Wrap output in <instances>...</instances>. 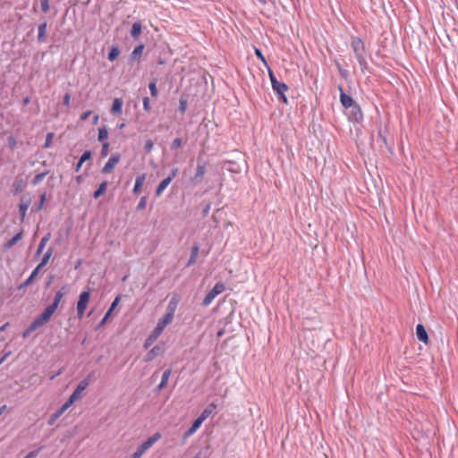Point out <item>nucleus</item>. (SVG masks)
I'll return each mask as SVG.
<instances>
[{
  "instance_id": "nucleus-39",
  "label": "nucleus",
  "mask_w": 458,
  "mask_h": 458,
  "mask_svg": "<svg viewBox=\"0 0 458 458\" xmlns=\"http://www.w3.org/2000/svg\"><path fill=\"white\" fill-rule=\"evenodd\" d=\"M171 374H172V369H168L165 370L163 375H162V378H161V382L160 383H163V384L167 386V383H168V380H169V377H170Z\"/></svg>"
},
{
  "instance_id": "nucleus-38",
  "label": "nucleus",
  "mask_w": 458,
  "mask_h": 458,
  "mask_svg": "<svg viewBox=\"0 0 458 458\" xmlns=\"http://www.w3.org/2000/svg\"><path fill=\"white\" fill-rule=\"evenodd\" d=\"M120 54V51L117 47H113L108 53V59L110 61H114Z\"/></svg>"
},
{
  "instance_id": "nucleus-55",
  "label": "nucleus",
  "mask_w": 458,
  "mask_h": 458,
  "mask_svg": "<svg viewBox=\"0 0 458 458\" xmlns=\"http://www.w3.org/2000/svg\"><path fill=\"white\" fill-rule=\"evenodd\" d=\"M90 114H91V111H86V112L82 113L81 115V121L87 120Z\"/></svg>"
},
{
  "instance_id": "nucleus-10",
  "label": "nucleus",
  "mask_w": 458,
  "mask_h": 458,
  "mask_svg": "<svg viewBox=\"0 0 458 458\" xmlns=\"http://www.w3.org/2000/svg\"><path fill=\"white\" fill-rule=\"evenodd\" d=\"M363 118L362 111L356 103L350 107V119L354 122H360Z\"/></svg>"
},
{
  "instance_id": "nucleus-32",
  "label": "nucleus",
  "mask_w": 458,
  "mask_h": 458,
  "mask_svg": "<svg viewBox=\"0 0 458 458\" xmlns=\"http://www.w3.org/2000/svg\"><path fill=\"white\" fill-rule=\"evenodd\" d=\"M164 331L162 327H160L158 325L154 328V330L151 332L148 340H156Z\"/></svg>"
},
{
  "instance_id": "nucleus-52",
  "label": "nucleus",
  "mask_w": 458,
  "mask_h": 458,
  "mask_svg": "<svg viewBox=\"0 0 458 458\" xmlns=\"http://www.w3.org/2000/svg\"><path fill=\"white\" fill-rule=\"evenodd\" d=\"M120 300H121L120 296L115 297V299L112 302L111 307L108 310H111V312H113V310L115 309V307L118 305Z\"/></svg>"
},
{
  "instance_id": "nucleus-16",
  "label": "nucleus",
  "mask_w": 458,
  "mask_h": 458,
  "mask_svg": "<svg viewBox=\"0 0 458 458\" xmlns=\"http://www.w3.org/2000/svg\"><path fill=\"white\" fill-rule=\"evenodd\" d=\"M206 173V165H205V163H200L199 162L198 165H197V168H196V173H195V175H194V180L197 182H199L204 174Z\"/></svg>"
},
{
  "instance_id": "nucleus-63",
  "label": "nucleus",
  "mask_w": 458,
  "mask_h": 458,
  "mask_svg": "<svg viewBox=\"0 0 458 458\" xmlns=\"http://www.w3.org/2000/svg\"><path fill=\"white\" fill-rule=\"evenodd\" d=\"M339 70H340V72H341L342 76H343L344 78H346V77H347L348 72H347L345 70H342L341 68H340Z\"/></svg>"
},
{
  "instance_id": "nucleus-44",
  "label": "nucleus",
  "mask_w": 458,
  "mask_h": 458,
  "mask_svg": "<svg viewBox=\"0 0 458 458\" xmlns=\"http://www.w3.org/2000/svg\"><path fill=\"white\" fill-rule=\"evenodd\" d=\"M182 139L181 138H176L173 140L172 144H171V148L172 149H177L179 148L181 146H182Z\"/></svg>"
},
{
  "instance_id": "nucleus-15",
  "label": "nucleus",
  "mask_w": 458,
  "mask_h": 458,
  "mask_svg": "<svg viewBox=\"0 0 458 458\" xmlns=\"http://www.w3.org/2000/svg\"><path fill=\"white\" fill-rule=\"evenodd\" d=\"M30 205V199H21V203L19 205V212L21 216V221L23 222L26 216L27 210Z\"/></svg>"
},
{
  "instance_id": "nucleus-48",
  "label": "nucleus",
  "mask_w": 458,
  "mask_h": 458,
  "mask_svg": "<svg viewBox=\"0 0 458 458\" xmlns=\"http://www.w3.org/2000/svg\"><path fill=\"white\" fill-rule=\"evenodd\" d=\"M268 75H269V79H270V81H271V85H276V83H278L279 81L276 80L273 71L268 68Z\"/></svg>"
},
{
  "instance_id": "nucleus-8",
  "label": "nucleus",
  "mask_w": 458,
  "mask_h": 458,
  "mask_svg": "<svg viewBox=\"0 0 458 458\" xmlns=\"http://www.w3.org/2000/svg\"><path fill=\"white\" fill-rule=\"evenodd\" d=\"M71 406L70 403L65 402L58 410H56L49 418L48 420V425L53 426L56 420L60 418Z\"/></svg>"
},
{
  "instance_id": "nucleus-20",
  "label": "nucleus",
  "mask_w": 458,
  "mask_h": 458,
  "mask_svg": "<svg viewBox=\"0 0 458 458\" xmlns=\"http://www.w3.org/2000/svg\"><path fill=\"white\" fill-rule=\"evenodd\" d=\"M123 102L122 98H114L112 105L111 113L114 114H121L123 109Z\"/></svg>"
},
{
  "instance_id": "nucleus-4",
  "label": "nucleus",
  "mask_w": 458,
  "mask_h": 458,
  "mask_svg": "<svg viewBox=\"0 0 458 458\" xmlns=\"http://www.w3.org/2000/svg\"><path fill=\"white\" fill-rule=\"evenodd\" d=\"M55 310H56V309L55 308V306H52L50 304L48 307H47L44 310V311L38 317H37L34 319V321L39 327H42L50 320L51 317L53 316V314L55 313Z\"/></svg>"
},
{
  "instance_id": "nucleus-53",
  "label": "nucleus",
  "mask_w": 458,
  "mask_h": 458,
  "mask_svg": "<svg viewBox=\"0 0 458 458\" xmlns=\"http://www.w3.org/2000/svg\"><path fill=\"white\" fill-rule=\"evenodd\" d=\"M178 168L174 167L172 169L171 174L166 177V179H170V182L177 175Z\"/></svg>"
},
{
  "instance_id": "nucleus-60",
  "label": "nucleus",
  "mask_w": 458,
  "mask_h": 458,
  "mask_svg": "<svg viewBox=\"0 0 458 458\" xmlns=\"http://www.w3.org/2000/svg\"><path fill=\"white\" fill-rule=\"evenodd\" d=\"M98 120H99V115L98 114L94 115L93 119H92V123L97 124L98 123Z\"/></svg>"
},
{
  "instance_id": "nucleus-33",
  "label": "nucleus",
  "mask_w": 458,
  "mask_h": 458,
  "mask_svg": "<svg viewBox=\"0 0 458 458\" xmlns=\"http://www.w3.org/2000/svg\"><path fill=\"white\" fill-rule=\"evenodd\" d=\"M158 350L159 348L155 346L154 348H152L146 355L145 357V360L146 361H150L152 360L157 354H158Z\"/></svg>"
},
{
  "instance_id": "nucleus-13",
  "label": "nucleus",
  "mask_w": 458,
  "mask_h": 458,
  "mask_svg": "<svg viewBox=\"0 0 458 458\" xmlns=\"http://www.w3.org/2000/svg\"><path fill=\"white\" fill-rule=\"evenodd\" d=\"M417 338L424 344L428 343V335L423 325L418 324L416 327Z\"/></svg>"
},
{
  "instance_id": "nucleus-50",
  "label": "nucleus",
  "mask_w": 458,
  "mask_h": 458,
  "mask_svg": "<svg viewBox=\"0 0 458 458\" xmlns=\"http://www.w3.org/2000/svg\"><path fill=\"white\" fill-rule=\"evenodd\" d=\"M143 108L147 112H149L150 109H151V107H150V101H149V98L148 97H145L143 98Z\"/></svg>"
},
{
  "instance_id": "nucleus-17",
  "label": "nucleus",
  "mask_w": 458,
  "mask_h": 458,
  "mask_svg": "<svg viewBox=\"0 0 458 458\" xmlns=\"http://www.w3.org/2000/svg\"><path fill=\"white\" fill-rule=\"evenodd\" d=\"M47 23L42 22L38 25V41L39 43H43L46 41V35H47Z\"/></svg>"
},
{
  "instance_id": "nucleus-62",
  "label": "nucleus",
  "mask_w": 458,
  "mask_h": 458,
  "mask_svg": "<svg viewBox=\"0 0 458 458\" xmlns=\"http://www.w3.org/2000/svg\"><path fill=\"white\" fill-rule=\"evenodd\" d=\"M53 279H54V276H51L49 280L46 284V287H49L50 286V284H52Z\"/></svg>"
},
{
  "instance_id": "nucleus-18",
  "label": "nucleus",
  "mask_w": 458,
  "mask_h": 458,
  "mask_svg": "<svg viewBox=\"0 0 458 458\" xmlns=\"http://www.w3.org/2000/svg\"><path fill=\"white\" fill-rule=\"evenodd\" d=\"M216 409V405L214 403L208 404L199 415V419L204 421L213 411Z\"/></svg>"
},
{
  "instance_id": "nucleus-54",
  "label": "nucleus",
  "mask_w": 458,
  "mask_h": 458,
  "mask_svg": "<svg viewBox=\"0 0 458 458\" xmlns=\"http://www.w3.org/2000/svg\"><path fill=\"white\" fill-rule=\"evenodd\" d=\"M53 139V133H48L46 138L45 147L48 148Z\"/></svg>"
},
{
  "instance_id": "nucleus-35",
  "label": "nucleus",
  "mask_w": 458,
  "mask_h": 458,
  "mask_svg": "<svg viewBox=\"0 0 458 458\" xmlns=\"http://www.w3.org/2000/svg\"><path fill=\"white\" fill-rule=\"evenodd\" d=\"M143 49H144L143 45H140V46L136 47L131 55V58L132 59L139 58L142 55Z\"/></svg>"
},
{
  "instance_id": "nucleus-34",
  "label": "nucleus",
  "mask_w": 458,
  "mask_h": 458,
  "mask_svg": "<svg viewBox=\"0 0 458 458\" xmlns=\"http://www.w3.org/2000/svg\"><path fill=\"white\" fill-rule=\"evenodd\" d=\"M108 138V131L106 126L98 129V140L104 141Z\"/></svg>"
},
{
  "instance_id": "nucleus-64",
  "label": "nucleus",
  "mask_w": 458,
  "mask_h": 458,
  "mask_svg": "<svg viewBox=\"0 0 458 458\" xmlns=\"http://www.w3.org/2000/svg\"><path fill=\"white\" fill-rule=\"evenodd\" d=\"M82 164H81V161L79 160V162L77 163L76 166H75V171L76 172H79L81 167Z\"/></svg>"
},
{
  "instance_id": "nucleus-51",
  "label": "nucleus",
  "mask_w": 458,
  "mask_h": 458,
  "mask_svg": "<svg viewBox=\"0 0 458 458\" xmlns=\"http://www.w3.org/2000/svg\"><path fill=\"white\" fill-rule=\"evenodd\" d=\"M108 147H109V143L108 142H105L102 146V149H101V155L103 157H106L107 156L108 154Z\"/></svg>"
},
{
  "instance_id": "nucleus-2",
  "label": "nucleus",
  "mask_w": 458,
  "mask_h": 458,
  "mask_svg": "<svg viewBox=\"0 0 458 458\" xmlns=\"http://www.w3.org/2000/svg\"><path fill=\"white\" fill-rule=\"evenodd\" d=\"M225 287L223 283H216L215 286L206 294L205 298L203 299L202 305L204 307L208 306L211 304L213 300L220 293H222L225 291Z\"/></svg>"
},
{
  "instance_id": "nucleus-43",
  "label": "nucleus",
  "mask_w": 458,
  "mask_h": 458,
  "mask_svg": "<svg viewBox=\"0 0 458 458\" xmlns=\"http://www.w3.org/2000/svg\"><path fill=\"white\" fill-rule=\"evenodd\" d=\"M41 10L43 13H47L49 11V0H41L40 1Z\"/></svg>"
},
{
  "instance_id": "nucleus-26",
  "label": "nucleus",
  "mask_w": 458,
  "mask_h": 458,
  "mask_svg": "<svg viewBox=\"0 0 458 458\" xmlns=\"http://www.w3.org/2000/svg\"><path fill=\"white\" fill-rule=\"evenodd\" d=\"M40 269L41 268H39L38 267H36V268L31 272L30 276L24 281V283L21 285L20 288L27 287L28 285H30L33 279L38 276Z\"/></svg>"
},
{
  "instance_id": "nucleus-27",
  "label": "nucleus",
  "mask_w": 458,
  "mask_h": 458,
  "mask_svg": "<svg viewBox=\"0 0 458 458\" xmlns=\"http://www.w3.org/2000/svg\"><path fill=\"white\" fill-rule=\"evenodd\" d=\"M174 317L165 314L162 318H160L157 322V325L163 329L165 328L167 325L172 323Z\"/></svg>"
},
{
  "instance_id": "nucleus-9",
  "label": "nucleus",
  "mask_w": 458,
  "mask_h": 458,
  "mask_svg": "<svg viewBox=\"0 0 458 458\" xmlns=\"http://www.w3.org/2000/svg\"><path fill=\"white\" fill-rule=\"evenodd\" d=\"M340 90V102L343 105V106L346 109L350 108L353 104L355 103L352 99V98L349 95H347L344 91L342 86L338 87Z\"/></svg>"
},
{
  "instance_id": "nucleus-56",
  "label": "nucleus",
  "mask_w": 458,
  "mask_h": 458,
  "mask_svg": "<svg viewBox=\"0 0 458 458\" xmlns=\"http://www.w3.org/2000/svg\"><path fill=\"white\" fill-rule=\"evenodd\" d=\"M111 313H112L111 310H107V312L106 313V315L104 316V318H102V320L100 322V326L104 325L106 322V320H107L108 317L111 315Z\"/></svg>"
},
{
  "instance_id": "nucleus-41",
  "label": "nucleus",
  "mask_w": 458,
  "mask_h": 458,
  "mask_svg": "<svg viewBox=\"0 0 458 458\" xmlns=\"http://www.w3.org/2000/svg\"><path fill=\"white\" fill-rule=\"evenodd\" d=\"M255 55H256V56H257L259 60H261V61H262V63H264V64H265L266 66H268L267 62V60H266L265 56L263 55V54H262V52H261V50H260V49H259V48H255Z\"/></svg>"
},
{
  "instance_id": "nucleus-25",
  "label": "nucleus",
  "mask_w": 458,
  "mask_h": 458,
  "mask_svg": "<svg viewBox=\"0 0 458 458\" xmlns=\"http://www.w3.org/2000/svg\"><path fill=\"white\" fill-rule=\"evenodd\" d=\"M52 254H53V248L50 247L46 251V253L44 254V256L42 258L41 262L37 267H38L39 268L44 267L48 263Z\"/></svg>"
},
{
  "instance_id": "nucleus-12",
  "label": "nucleus",
  "mask_w": 458,
  "mask_h": 458,
  "mask_svg": "<svg viewBox=\"0 0 458 458\" xmlns=\"http://www.w3.org/2000/svg\"><path fill=\"white\" fill-rule=\"evenodd\" d=\"M178 303H179V298L177 296H173L169 301V303L166 307V310H165V314L174 317V312L177 309Z\"/></svg>"
},
{
  "instance_id": "nucleus-3",
  "label": "nucleus",
  "mask_w": 458,
  "mask_h": 458,
  "mask_svg": "<svg viewBox=\"0 0 458 458\" xmlns=\"http://www.w3.org/2000/svg\"><path fill=\"white\" fill-rule=\"evenodd\" d=\"M89 297H90L89 291H83L81 293V294L79 296V301L77 302V307H76L77 317L79 318H81L83 317L86 308H87V305L89 301Z\"/></svg>"
},
{
  "instance_id": "nucleus-6",
  "label": "nucleus",
  "mask_w": 458,
  "mask_h": 458,
  "mask_svg": "<svg viewBox=\"0 0 458 458\" xmlns=\"http://www.w3.org/2000/svg\"><path fill=\"white\" fill-rule=\"evenodd\" d=\"M121 155L119 153L113 154L102 168L103 174H110L115 165L119 163Z\"/></svg>"
},
{
  "instance_id": "nucleus-24",
  "label": "nucleus",
  "mask_w": 458,
  "mask_h": 458,
  "mask_svg": "<svg viewBox=\"0 0 458 458\" xmlns=\"http://www.w3.org/2000/svg\"><path fill=\"white\" fill-rule=\"evenodd\" d=\"M170 182H171L170 179H166V178L164 179L163 181H161L156 189V195L157 197L161 196V194L166 189V187L170 184Z\"/></svg>"
},
{
  "instance_id": "nucleus-19",
  "label": "nucleus",
  "mask_w": 458,
  "mask_h": 458,
  "mask_svg": "<svg viewBox=\"0 0 458 458\" xmlns=\"http://www.w3.org/2000/svg\"><path fill=\"white\" fill-rule=\"evenodd\" d=\"M145 179H146V175L144 174L136 177L134 187L132 190L133 193L137 194L140 191L141 187L145 182Z\"/></svg>"
},
{
  "instance_id": "nucleus-14",
  "label": "nucleus",
  "mask_w": 458,
  "mask_h": 458,
  "mask_svg": "<svg viewBox=\"0 0 458 458\" xmlns=\"http://www.w3.org/2000/svg\"><path fill=\"white\" fill-rule=\"evenodd\" d=\"M202 423H203V421L199 418H197L193 421L191 428L184 433L183 438L186 439V438L190 437L191 436H192L200 428Z\"/></svg>"
},
{
  "instance_id": "nucleus-47",
  "label": "nucleus",
  "mask_w": 458,
  "mask_h": 458,
  "mask_svg": "<svg viewBox=\"0 0 458 458\" xmlns=\"http://www.w3.org/2000/svg\"><path fill=\"white\" fill-rule=\"evenodd\" d=\"M91 152L89 150L85 151L80 158L81 164H83L87 160L90 159Z\"/></svg>"
},
{
  "instance_id": "nucleus-58",
  "label": "nucleus",
  "mask_w": 458,
  "mask_h": 458,
  "mask_svg": "<svg viewBox=\"0 0 458 458\" xmlns=\"http://www.w3.org/2000/svg\"><path fill=\"white\" fill-rule=\"evenodd\" d=\"M210 210V204H207L202 211L203 216H207Z\"/></svg>"
},
{
  "instance_id": "nucleus-49",
  "label": "nucleus",
  "mask_w": 458,
  "mask_h": 458,
  "mask_svg": "<svg viewBox=\"0 0 458 458\" xmlns=\"http://www.w3.org/2000/svg\"><path fill=\"white\" fill-rule=\"evenodd\" d=\"M154 143L151 140H148L145 143L144 149L146 152H150L153 149Z\"/></svg>"
},
{
  "instance_id": "nucleus-29",
  "label": "nucleus",
  "mask_w": 458,
  "mask_h": 458,
  "mask_svg": "<svg viewBox=\"0 0 458 458\" xmlns=\"http://www.w3.org/2000/svg\"><path fill=\"white\" fill-rule=\"evenodd\" d=\"M65 293H66V292L64 290V288L59 290V291H57L55 295L54 301H53V303L51 305L55 306V308L57 309L61 300L65 295Z\"/></svg>"
},
{
  "instance_id": "nucleus-1",
  "label": "nucleus",
  "mask_w": 458,
  "mask_h": 458,
  "mask_svg": "<svg viewBox=\"0 0 458 458\" xmlns=\"http://www.w3.org/2000/svg\"><path fill=\"white\" fill-rule=\"evenodd\" d=\"M351 47L360 65L361 71H364L367 68L368 63L365 57L366 49L363 41L358 37H353L351 40Z\"/></svg>"
},
{
  "instance_id": "nucleus-59",
  "label": "nucleus",
  "mask_w": 458,
  "mask_h": 458,
  "mask_svg": "<svg viewBox=\"0 0 458 458\" xmlns=\"http://www.w3.org/2000/svg\"><path fill=\"white\" fill-rule=\"evenodd\" d=\"M11 354V352H8L4 354V356L0 359V365L7 359V357Z\"/></svg>"
},
{
  "instance_id": "nucleus-36",
  "label": "nucleus",
  "mask_w": 458,
  "mask_h": 458,
  "mask_svg": "<svg viewBox=\"0 0 458 458\" xmlns=\"http://www.w3.org/2000/svg\"><path fill=\"white\" fill-rule=\"evenodd\" d=\"M47 174V172H43V173H40V174H38L34 178H33V181H32V183L34 185H38L46 177V175Z\"/></svg>"
},
{
  "instance_id": "nucleus-28",
  "label": "nucleus",
  "mask_w": 458,
  "mask_h": 458,
  "mask_svg": "<svg viewBox=\"0 0 458 458\" xmlns=\"http://www.w3.org/2000/svg\"><path fill=\"white\" fill-rule=\"evenodd\" d=\"M107 182H103L99 184L98 188L94 191L93 198L98 199L106 191Z\"/></svg>"
},
{
  "instance_id": "nucleus-21",
  "label": "nucleus",
  "mask_w": 458,
  "mask_h": 458,
  "mask_svg": "<svg viewBox=\"0 0 458 458\" xmlns=\"http://www.w3.org/2000/svg\"><path fill=\"white\" fill-rule=\"evenodd\" d=\"M22 230L17 233L12 239L7 241L4 243V249H11L13 246H14L22 237Z\"/></svg>"
},
{
  "instance_id": "nucleus-7",
  "label": "nucleus",
  "mask_w": 458,
  "mask_h": 458,
  "mask_svg": "<svg viewBox=\"0 0 458 458\" xmlns=\"http://www.w3.org/2000/svg\"><path fill=\"white\" fill-rule=\"evenodd\" d=\"M272 89L279 96V98L286 104L287 98L285 97V92L288 90V86L285 83L279 81L276 85H273Z\"/></svg>"
},
{
  "instance_id": "nucleus-57",
  "label": "nucleus",
  "mask_w": 458,
  "mask_h": 458,
  "mask_svg": "<svg viewBox=\"0 0 458 458\" xmlns=\"http://www.w3.org/2000/svg\"><path fill=\"white\" fill-rule=\"evenodd\" d=\"M70 99H71L70 94H68V93L65 94L64 97V105L69 106Z\"/></svg>"
},
{
  "instance_id": "nucleus-5",
  "label": "nucleus",
  "mask_w": 458,
  "mask_h": 458,
  "mask_svg": "<svg viewBox=\"0 0 458 458\" xmlns=\"http://www.w3.org/2000/svg\"><path fill=\"white\" fill-rule=\"evenodd\" d=\"M88 379L81 380L66 402L72 405L74 402L81 397L82 392L88 387Z\"/></svg>"
},
{
  "instance_id": "nucleus-42",
  "label": "nucleus",
  "mask_w": 458,
  "mask_h": 458,
  "mask_svg": "<svg viewBox=\"0 0 458 458\" xmlns=\"http://www.w3.org/2000/svg\"><path fill=\"white\" fill-rule=\"evenodd\" d=\"M7 145L10 148L13 149L16 148L17 141L13 136H9L7 139Z\"/></svg>"
},
{
  "instance_id": "nucleus-11",
  "label": "nucleus",
  "mask_w": 458,
  "mask_h": 458,
  "mask_svg": "<svg viewBox=\"0 0 458 458\" xmlns=\"http://www.w3.org/2000/svg\"><path fill=\"white\" fill-rule=\"evenodd\" d=\"M161 433H155L140 445L141 449H144L147 452L156 442L161 438Z\"/></svg>"
},
{
  "instance_id": "nucleus-30",
  "label": "nucleus",
  "mask_w": 458,
  "mask_h": 458,
  "mask_svg": "<svg viewBox=\"0 0 458 458\" xmlns=\"http://www.w3.org/2000/svg\"><path fill=\"white\" fill-rule=\"evenodd\" d=\"M198 254H199V247L197 245H195L191 248V257H190V259L187 264L188 266H191L196 262Z\"/></svg>"
},
{
  "instance_id": "nucleus-31",
  "label": "nucleus",
  "mask_w": 458,
  "mask_h": 458,
  "mask_svg": "<svg viewBox=\"0 0 458 458\" xmlns=\"http://www.w3.org/2000/svg\"><path fill=\"white\" fill-rule=\"evenodd\" d=\"M40 327L33 320L26 330L22 333L24 338L28 337L32 332L36 331Z\"/></svg>"
},
{
  "instance_id": "nucleus-37",
  "label": "nucleus",
  "mask_w": 458,
  "mask_h": 458,
  "mask_svg": "<svg viewBox=\"0 0 458 458\" xmlns=\"http://www.w3.org/2000/svg\"><path fill=\"white\" fill-rule=\"evenodd\" d=\"M148 89L152 97L157 96V81L153 80L148 84Z\"/></svg>"
},
{
  "instance_id": "nucleus-23",
  "label": "nucleus",
  "mask_w": 458,
  "mask_h": 458,
  "mask_svg": "<svg viewBox=\"0 0 458 458\" xmlns=\"http://www.w3.org/2000/svg\"><path fill=\"white\" fill-rule=\"evenodd\" d=\"M51 238V233H47L46 235H44L38 246V249H37V255H40L45 248V246L47 245V243L48 242V241L50 240Z\"/></svg>"
},
{
  "instance_id": "nucleus-40",
  "label": "nucleus",
  "mask_w": 458,
  "mask_h": 458,
  "mask_svg": "<svg viewBox=\"0 0 458 458\" xmlns=\"http://www.w3.org/2000/svg\"><path fill=\"white\" fill-rule=\"evenodd\" d=\"M187 109V99L184 98H181L179 101V111L183 114Z\"/></svg>"
},
{
  "instance_id": "nucleus-22",
  "label": "nucleus",
  "mask_w": 458,
  "mask_h": 458,
  "mask_svg": "<svg viewBox=\"0 0 458 458\" xmlns=\"http://www.w3.org/2000/svg\"><path fill=\"white\" fill-rule=\"evenodd\" d=\"M142 26L140 21H135L132 24L131 35L134 39H138L140 35L141 34Z\"/></svg>"
},
{
  "instance_id": "nucleus-45",
  "label": "nucleus",
  "mask_w": 458,
  "mask_h": 458,
  "mask_svg": "<svg viewBox=\"0 0 458 458\" xmlns=\"http://www.w3.org/2000/svg\"><path fill=\"white\" fill-rule=\"evenodd\" d=\"M147 205V197H142L140 202L137 205V210H142L146 208Z\"/></svg>"
},
{
  "instance_id": "nucleus-46",
  "label": "nucleus",
  "mask_w": 458,
  "mask_h": 458,
  "mask_svg": "<svg viewBox=\"0 0 458 458\" xmlns=\"http://www.w3.org/2000/svg\"><path fill=\"white\" fill-rule=\"evenodd\" d=\"M145 453L146 451L144 449H141V446L140 445L132 454L131 458H140Z\"/></svg>"
},
{
  "instance_id": "nucleus-61",
  "label": "nucleus",
  "mask_w": 458,
  "mask_h": 458,
  "mask_svg": "<svg viewBox=\"0 0 458 458\" xmlns=\"http://www.w3.org/2000/svg\"><path fill=\"white\" fill-rule=\"evenodd\" d=\"M166 386V385L163 384V383H159V385L157 386V389L158 391L164 389L165 387Z\"/></svg>"
}]
</instances>
